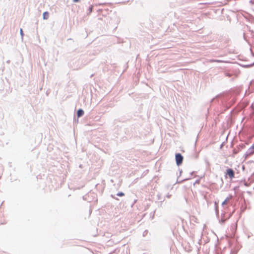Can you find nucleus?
Returning <instances> with one entry per match:
<instances>
[{"label":"nucleus","mask_w":254,"mask_h":254,"mask_svg":"<svg viewBox=\"0 0 254 254\" xmlns=\"http://www.w3.org/2000/svg\"><path fill=\"white\" fill-rule=\"evenodd\" d=\"M237 95L238 93L234 91H230L224 95H219L213 98L211 100V103L217 101L221 106V113H222L235 103Z\"/></svg>","instance_id":"obj_1"},{"label":"nucleus","mask_w":254,"mask_h":254,"mask_svg":"<svg viewBox=\"0 0 254 254\" xmlns=\"http://www.w3.org/2000/svg\"><path fill=\"white\" fill-rule=\"evenodd\" d=\"M184 159L183 156L180 153H176L175 154V160L176 164L178 166L182 165Z\"/></svg>","instance_id":"obj_2"},{"label":"nucleus","mask_w":254,"mask_h":254,"mask_svg":"<svg viewBox=\"0 0 254 254\" xmlns=\"http://www.w3.org/2000/svg\"><path fill=\"white\" fill-rule=\"evenodd\" d=\"M227 176H229V177L232 179L235 177V171L230 168H227L225 172V176L227 177Z\"/></svg>","instance_id":"obj_3"},{"label":"nucleus","mask_w":254,"mask_h":254,"mask_svg":"<svg viewBox=\"0 0 254 254\" xmlns=\"http://www.w3.org/2000/svg\"><path fill=\"white\" fill-rule=\"evenodd\" d=\"M246 147L245 144L240 143L237 146V148H234L233 150V153L234 154H237L241 150L245 148Z\"/></svg>","instance_id":"obj_4"},{"label":"nucleus","mask_w":254,"mask_h":254,"mask_svg":"<svg viewBox=\"0 0 254 254\" xmlns=\"http://www.w3.org/2000/svg\"><path fill=\"white\" fill-rule=\"evenodd\" d=\"M254 154V143L253 144V145L249 148V149L246 151L245 153L244 156L245 157V159L249 157L250 156H251Z\"/></svg>","instance_id":"obj_5"},{"label":"nucleus","mask_w":254,"mask_h":254,"mask_svg":"<svg viewBox=\"0 0 254 254\" xmlns=\"http://www.w3.org/2000/svg\"><path fill=\"white\" fill-rule=\"evenodd\" d=\"M84 111L82 109H79L77 111V118H80L82 116H83L84 115Z\"/></svg>","instance_id":"obj_6"},{"label":"nucleus","mask_w":254,"mask_h":254,"mask_svg":"<svg viewBox=\"0 0 254 254\" xmlns=\"http://www.w3.org/2000/svg\"><path fill=\"white\" fill-rule=\"evenodd\" d=\"M49 16V13L47 11H45L43 13V17L44 19H48Z\"/></svg>","instance_id":"obj_7"},{"label":"nucleus","mask_w":254,"mask_h":254,"mask_svg":"<svg viewBox=\"0 0 254 254\" xmlns=\"http://www.w3.org/2000/svg\"><path fill=\"white\" fill-rule=\"evenodd\" d=\"M194 173V171H193V172H191V173H190V177L189 178H186V179H185L183 180L182 181H180V182H179L178 183H182V182H184V181H187V180H189L190 179H191V176L193 175V174Z\"/></svg>","instance_id":"obj_8"},{"label":"nucleus","mask_w":254,"mask_h":254,"mask_svg":"<svg viewBox=\"0 0 254 254\" xmlns=\"http://www.w3.org/2000/svg\"><path fill=\"white\" fill-rule=\"evenodd\" d=\"M249 181L250 183H252L254 182V173L249 178Z\"/></svg>","instance_id":"obj_9"},{"label":"nucleus","mask_w":254,"mask_h":254,"mask_svg":"<svg viewBox=\"0 0 254 254\" xmlns=\"http://www.w3.org/2000/svg\"><path fill=\"white\" fill-rule=\"evenodd\" d=\"M93 8V5H91L89 7L88 12L87 13V14H90L92 12Z\"/></svg>","instance_id":"obj_10"},{"label":"nucleus","mask_w":254,"mask_h":254,"mask_svg":"<svg viewBox=\"0 0 254 254\" xmlns=\"http://www.w3.org/2000/svg\"><path fill=\"white\" fill-rule=\"evenodd\" d=\"M229 201V197H227L224 200V201L222 202V205L223 206V205H225L226 204H227L228 202Z\"/></svg>","instance_id":"obj_11"},{"label":"nucleus","mask_w":254,"mask_h":254,"mask_svg":"<svg viewBox=\"0 0 254 254\" xmlns=\"http://www.w3.org/2000/svg\"><path fill=\"white\" fill-rule=\"evenodd\" d=\"M215 209L216 213L217 214H218V204L216 203V202H215Z\"/></svg>","instance_id":"obj_12"},{"label":"nucleus","mask_w":254,"mask_h":254,"mask_svg":"<svg viewBox=\"0 0 254 254\" xmlns=\"http://www.w3.org/2000/svg\"><path fill=\"white\" fill-rule=\"evenodd\" d=\"M118 196H123L125 195V193L123 192H119L118 193H117L116 194Z\"/></svg>","instance_id":"obj_13"},{"label":"nucleus","mask_w":254,"mask_h":254,"mask_svg":"<svg viewBox=\"0 0 254 254\" xmlns=\"http://www.w3.org/2000/svg\"><path fill=\"white\" fill-rule=\"evenodd\" d=\"M148 233V230H145L143 232V234H142V236L143 237H145L147 234Z\"/></svg>","instance_id":"obj_14"},{"label":"nucleus","mask_w":254,"mask_h":254,"mask_svg":"<svg viewBox=\"0 0 254 254\" xmlns=\"http://www.w3.org/2000/svg\"><path fill=\"white\" fill-rule=\"evenodd\" d=\"M20 35L22 38L23 36L24 35V33H23V31L21 28L20 29Z\"/></svg>","instance_id":"obj_15"},{"label":"nucleus","mask_w":254,"mask_h":254,"mask_svg":"<svg viewBox=\"0 0 254 254\" xmlns=\"http://www.w3.org/2000/svg\"><path fill=\"white\" fill-rule=\"evenodd\" d=\"M211 61L213 62H217V63L223 62L222 61L219 60H213Z\"/></svg>","instance_id":"obj_16"},{"label":"nucleus","mask_w":254,"mask_h":254,"mask_svg":"<svg viewBox=\"0 0 254 254\" xmlns=\"http://www.w3.org/2000/svg\"><path fill=\"white\" fill-rule=\"evenodd\" d=\"M225 74L228 77H231L232 76V74L230 73H226Z\"/></svg>","instance_id":"obj_17"},{"label":"nucleus","mask_w":254,"mask_h":254,"mask_svg":"<svg viewBox=\"0 0 254 254\" xmlns=\"http://www.w3.org/2000/svg\"><path fill=\"white\" fill-rule=\"evenodd\" d=\"M199 183H200V180L198 179L195 181V183H194V185H195V184H199Z\"/></svg>","instance_id":"obj_18"},{"label":"nucleus","mask_w":254,"mask_h":254,"mask_svg":"<svg viewBox=\"0 0 254 254\" xmlns=\"http://www.w3.org/2000/svg\"><path fill=\"white\" fill-rule=\"evenodd\" d=\"M249 2L252 4H254V0H250Z\"/></svg>","instance_id":"obj_19"},{"label":"nucleus","mask_w":254,"mask_h":254,"mask_svg":"<svg viewBox=\"0 0 254 254\" xmlns=\"http://www.w3.org/2000/svg\"><path fill=\"white\" fill-rule=\"evenodd\" d=\"M253 65H254V63L252 64H248V65H247L246 66L247 67H251Z\"/></svg>","instance_id":"obj_20"},{"label":"nucleus","mask_w":254,"mask_h":254,"mask_svg":"<svg viewBox=\"0 0 254 254\" xmlns=\"http://www.w3.org/2000/svg\"><path fill=\"white\" fill-rule=\"evenodd\" d=\"M111 197L116 200H118V198H116L114 195H113V194H112L111 195Z\"/></svg>","instance_id":"obj_21"},{"label":"nucleus","mask_w":254,"mask_h":254,"mask_svg":"<svg viewBox=\"0 0 254 254\" xmlns=\"http://www.w3.org/2000/svg\"><path fill=\"white\" fill-rule=\"evenodd\" d=\"M171 196V194H170L169 193L166 195V197H167L168 198H170Z\"/></svg>","instance_id":"obj_22"},{"label":"nucleus","mask_w":254,"mask_h":254,"mask_svg":"<svg viewBox=\"0 0 254 254\" xmlns=\"http://www.w3.org/2000/svg\"><path fill=\"white\" fill-rule=\"evenodd\" d=\"M80 0H73V2H78L80 1Z\"/></svg>","instance_id":"obj_23"},{"label":"nucleus","mask_w":254,"mask_h":254,"mask_svg":"<svg viewBox=\"0 0 254 254\" xmlns=\"http://www.w3.org/2000/svg\"><path fill=\"white\" fill-rule=\"evenodd\" d=\"M243 37H244V39L247 41V39H246V37L245 33H244Z\"/></svg>","instance_id":"obj_24"},{"label":"nucleus","mask_w":254,"mask_h":254,"mask_svg":"<svg viewBox=\"0 0 254 254\" xmlns=\"http://www.w3.org/2000/svg\"><path fill=\"white\" fill-rule=\"evenodd\" d=\"M242 168H243V170H244V169H245L244 166H243Z\"/></svg>","instance_id":"obj_25"},{"label":"nucleus","mask_w":254,"mask_h":254,"mask_svg":"<svg viewBox=\"0 0 254 254\" xmlns=\"http://www.w3.org/2000/svg\"><path fill=\"white\" fill-rule=\"evenodd\" d=\"M245 185L246 186H248V185H247L246 183L245 184Z\"/></svg>","instance_id":"obj_26"},{"label":"nucleus","mask_w":254,"mask_h":254,"mask_svg":"<svg viewBox=\"0 0 254 254\" xmlns=\"http://www.w3.org/2000/svg\"><path fill=\"white\" fill-rule=\"evenodd\" d=\"M221 222H222L223 223H224V220H221Z\"/></svg>","instance_id":"obj_27"}]
</instances>
